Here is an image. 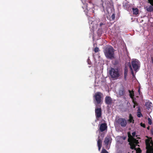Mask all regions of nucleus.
<instances>
[{"instance_id":"obj_1","label":"nucleus","mask_w":153,"mask_h":153,"mask_svg":"<svg viewBox=\"0 0 153 153\" xmlns=\"http://www.w3.org/2000/svg\"><path fill=\"white\" fill-rule=\"evenodd\" d=\"M132 136L131 135L130 133L128 132V141L129 142V144L130 145L131 148L133 150L132 152L133 153H141V150L140 148H138L137 149L135 148V145L137 144L138 143V140L136 139L133 137L135 135V132H133L132 133Z\"/></svg>"},{"instance_id":"obj_2","label":"nucleus","mask_w":153,"mask_h":153,"mask_svg":"<svg viewBox=\"0 0 153 153\" xmlns=\"http://www.w3.org/2000/svg\"><path fill=\"white\" fill-rule=\"evenodd\" d=\"M146 144L147 153H153V143L152 141L151 138L146 137Z\"/></svg>"},{"instance_id":"obj_3","label":"nucleus","mask_w":153,"mask_h":153,"mask_svg":"<svg viewBox=\"0 0 153 153\" xmlns=\"http://www.w3.org/2000/svg\"><path fill=\"white\" fill-rule=\"evenodd\" d=\"M109 77L112 80L117 79L120 76L118 70L117 69L111 68L109 71Z\"/></svg>"},{"instance_id":"obj_4","label":"nucleus","mask_w":153,"mask_h":153,"mask_svg":"<svg viewBox=\"0 0 153 153\" xmlns=\"http://www.w3.org/2000/svg\"><path fill=\"white\" fill-rule=\"evenodd\" d=\"M114 49L111 46L107 47L105 50V56L108 58L112 59L114 58Z\"/></svg>"},{"instance_id":"obj_5","label":"nucleus","mask_w":153,"mask_h":153,"mask_svg":"<svg viewBox=\"0 0 153 153\" xmlns=\"http://www.w3.org/2000/svg\"><path fill=\"white\" fill-rule=\"evenodd\" d=\"M114 124L115 127L120 125L122 127H125L126 126L127 122L124 118H116L115 120Z\"/></svg>"},{"instance_id":"obj_6","label":"nucleus","mask_w":153,"mask_h":153,"mask_svg":"<svg viewBox=\"0 0 153 153\" xmlns=\"http://www.w3.org/2000/svg\"><path fill=\"white\" fill-rule=\"evenodd\" d=\"M131 63L134 70L136 72L139 67V62L138 60L136 59H133Z\"/></svg>"},{"instance_id":"obj_7","label":"nucleus","mask_w":153,"mask_h":153,"mask_svg":"<svg viewBox=\"0 0 153 153\" xmlns=\"http://www.w3.org/2000/svg\"><path fill=\"white\" fill-rule=\"evenodd\" d=\"M95 99L98 104L100 103L102 98V94L100 92H97L95 94L94 96Z\"/></svg>"},{"instance_id":"obj_8","label":"nucleus","mask_w":153,"mask_h":153,"mask_svg":"<svg viewBox=\"0 0 153 153\" xmlns=\"http://www.w3.org/2000/svg\"><path fill=\"white\" fill-rule=\"evenodd\" d=\"M111 139L109 137H106L105 139L104 143L106 146V148L107 149H109L110 145L111 143Z\"/></svg>"},{"instance_id":"obj_9","label":"nucleus","mask_w":153,"mask_h":153,"mask_svg":"<svg viewBox=\"0 0 153 153\" xmlns=\"http://www.w3.org/2000/svg\"><path fill=\"white\" fill-rule=\"evenodd\" d=\"M148 2L151 4L149 7H146V10L149 12H151L153 11V0H148Z\"/></svg>"},{"instance_id":"obj_10","label":"nucleus","mask_w":153,"mask_h":153,"mask_svg":"<svg viewBox=\"0 0 153 153\" xmlns=\"http://www.w3.org/2000/svg\"><path fill=\"white\" fill-rule=\"evenodd\" d=\"M95 114L97 120L100 117L101 115V110L100 108H97L95 109Z\"/></svg>"},{"instance_id":"obj_11","label":"nucleus","mask_w":153,"mask_h":153,"mask_svg":"<svg viewBox=\"0 0 153 153\" xmlns=\"http://www.w3.org/2000/svg\"><path fill=\"white\" fill-rule=\"evenodd\" d=\"M83 4L82 8L84 10V11L85 12H87L88 11V8L87 7V3H85V1L87 0H81Z\"/></svg>"},{"instance_id":"obj_12","label":"nucleus","mask_w":153,"mask_h":153,"mask_svg":"<svg viewBox=\"0 0 153 153\" xmlns=\"http://www.w3.org/2000/svg\"><path fill=\"white\" fill-rule=\"evenodd\" d=\"M107 126L106 124L102 123L100 126V129L101 131H103L105 130L107 128Z\"/></svg>"},{"instance_id":"obj_13","label":"nucleus","mask_w":153,"mask_h":153,"mask_svg":"<svg viewBox=\"0 0 153 153\" xmlns=\"http://www.w3.org/2000/svg\"><path fill=\"white\" fill-rule=\"evenodd\" d=\"M93 19L91 17L89 18V23L90 25V28L92 27L93 28V30L95 28V26H93V23L94 24V22L92 21Z\"/></svg>"},{"instance_id":"obj_14","label":"nucleus","mask_w":153,"mask_h":153,"mask_svg":"<svg viewBox=\"0 0 153 153\" xmlns=\"http://www.w3.org/2000/svg\"><path fill=\"white\" fill-rule=\"evenodd\" d=\"M146 106L148 109H151L152 107V104L150 102H148L146 103Z\"/></svg>"},{"instance_id":"obj_15","label":"nucleus","mask_w":153,"mask_h":153,"mask_svg":"<svg viewBox=\"0 0 153 153\" xmlns=\"http://www.w3.org/2000/svg\"><path fill=\"white\" fill-rule=\"evenodd\" d=\"M97 142V145L98 147V150L100 151L102 146V142L101 140L99 138Z\"/></svg>"},{"instance_id":"obj_16","label":"nucleus","mask_w":153,"mask_h":153,"mask_svg":"<svg viewBox=\"0 0 153 153\" xmlns=\"http://www.w3.org/2000/svg\"><path fill=\"white\" fill-rule=\"evenodd\" d=\"M133 14L134 15H137L139 13V10L137 8H133L132 9Z\"/></svg>"},{"instance_id":"obj_17","label":"nucleus","mask_w":153,"mask_h":153,"mask_svg":"<svg viewBox=\"0 0 153 153\" xmlns=\"http://www.w3.org/2000/svg\"><path fill=\"white\" fill-rule=\"evenodd\" d=\"M105 101L106 103L109 104L111 103V99L109 97H106L105 99Z\"/></svg>"},{"instance_id":"obj_18","label":"nucleus","mask_w":153,"mask_h":153,"mask_svg":"<svg viewBox=\"0 0 153 153\" xmlns=\"http://www.w3.org/2000/svg\"><path fill=\"white\" fill-rule=\"evenodd\" d=\"M124 94V92L123 90H120L119 92L118 95L119 96H122Z\"/></svg>"},{"instance_id":"obj_19","label":"nucleus","mask_w":153,"mask_h":153,"mask_svg":"<svg viewBox=\"0 0 153 153\" xmlns=\"http://www.w3.org/2000/svg\"><path fill=\"white\" fill-rule=\"evenodd\" d=\"M129 118L128 120L129 121L130 123L134 121V120L133 119V117H132L131 114H130L129 116Z\"/></svg>"},{"instance_id":"obj_20","label":"nucleus","mask_w":153,"mask_h":153,"mask_svg":"<svg viewBox=\"0 0 153 153\" xmlns=\"http://www.w3.org/2000/svg\"><path fill=\"white\" fill-rule=\"evenodd\" d=\"M148 123L149 125H151L152 124V120L150 118H148Z\"/></svg>"},{"instance_id":"obj_21","label":"nucleus","mask_w":153,"mask_h":153,"mask_svg":"<svg viewBox=\"0 0 153 153\" xmlns=\"http://www.w3.org/2000/svg\"><path fill=\"white\" fill-rule=\"evenodd\" d=\"M101 153H108V152L105 149L103 148Z\"/></svg>"},{"instance_id":"obj_22","label":"nucleus","mask_w":153,"mask_h":153,"mask_svg":"<svg viewBox=\"0 0 153 153\" xmlns=\"http://www.w3.org/2000/svg\"><path fill=\"white\" fill-rule=\"evenodd\" d=\"M129 92L130 96L131 98H132L134 96V93L133 92H131L130 91H129Z\"/></svg>"},{"instance_id":"obj_23","label":"nucleus","mask_w":153,"mask_h":153,"mask_svg":"<svg viewBox=\"0 0 153 153\" xmlns=\"http://www.w3.org/2000/svg\"><path fill=\"white\" fill-rule=\"evenodd\" d=\"M129 67H130V69H131V72L132 74L133 75V76H134V73L133 72V71L132 69V68H131V65H130Z\"/></svg>"},{"instance_id":"obj_24","label":"nucleus","mask_w":153,"mask_h":153,"mask_svg":"<svg viewBox=\"0 0 153 153\" xmlns=\"http://www.w3.org/2000/svg\"><path fill=\"white\" fill-rule=\"evenodd\" d=\"M99 48L97 47H96L94 48V51L95 52H97L99 51Z\"/></svg>"},{"instance_id":"obj_25","label":"nucleus","mask_w":153,"mask_h":153,"mask_svg":"<svg viewBox=\"0 0 153 153\" xmlns=\"http://www.w3.org/2000/svg\"><path fill=\"white\" fill-rule=\"evenodd\" d=\"M142 116V115L141 114V113L138 112L137 114V116L138 117H140Z\"/></svg>"},{"instance_id":"obj_26","label":"nucleus","mask_w":153,"mask_h":153,"mask_svg":"<svg viewBox=\"0 0 153 153\" xmlns=\"http://www.w3.org/2000/svg\"><path fill=\"white\" fill-rule=\"evenodd\" d=\"M111 17L113 19H114L115 18V15L114 14H113L111 15Z\"/></svg>"},{"instance_id":"obj_27","label":"nucleus","mask_w":153,"mask_h":153,"mask_svg":"<svg viewBox=\"0 0 153 153\" xmlns=\"http://www.w3.org/2000/svg\"><path fill=\"white\" fill-rule=\"evenodd\" d=\"M141 126L144 127H145V125L144 124H142V123L141 124Z\"/></svg>"},{"instance_id":"obj_28","label":"nucleus","mask_w":153,"mask_h":153,"mask_svg":"<svg viewBox=\"0 0 153 153\" xmlns=\"http://www.w3.org/2000/svg\"><path fill=\"white\" fill-rule=\"evenodd\" d=\"M134 106H133V107H134V108L135 107V103L134 102Z\"/></svg>"},{"instance_id":"obj_29","label":"nucleus","mask_w":153,"mask_h":153,"mask_svg":"<svg viewBox=\"0 0 153 153\" xmlns=\"http://www.w3.org/2000/svg\"><path fill=\"white\" fill-rule=\"evenodd\" d=\"M102 25V23H100V25L101 26Z\"/></svg>"},{"instance_id":"obj_30","label":"nucleus","mask_w":153,"mask_h":153,"mask_svg":"<svg viewBox=\"0 0 153 153\" xmlns=\"http://www.w3.org/2000/svg\"><path fill=\"white\" fill-rule=\"evenodd\" d=\"M148 128V129H149V127H148V128Z\"/></svg>"},{"instance_id":"obj_31","label":"nucleus","mask_w":153,"mask_h":153,"mask_svg":"<svg viewBox=\"0 0 153 153\" xmlns=\"http://www.w3.org/2000/svg\"><path fill=\"white\" fill-rule=\"evenodd\" d=\"M140 89H139V90H138V91H139H139H140Z\"/></svg>"}]
</instances>
